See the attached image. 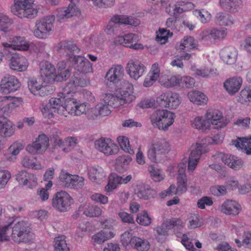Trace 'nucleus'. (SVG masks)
<instances>
[{
  "instance_id": "e433bc0d",
  "label": "nucleus",
  "mask_w": 251,
  "mask_h": 251,
  "mask_svg": "<svg viewBox=\"0 0 251 251\" xmlns=\"http://www.w3.org/2000/svg\"><path fill=\"white\" fill-rule=\"evenodd\" d=\"M139 38L137 35L133 33H128L123 36H118L113 40L115 45H122L130 48L132 44L138 42Z\"/></svg>"
},
{
  "instance_id": "5fc2aeb1",
  "label": "nucleus",
  "mask_w": 251,
  "mask_h": 251,
  "mask_svg": "<svg viewBox=\"0 0 251 251\" xmlns=\"http://www.w3.org/2000/svg\"><path fill=\"white\" fill-rule=\"evenodd\" d=\"M13 50L21 51H26L29 49V45L24 37L16 36L12 39Z\"/></svg>"
},
{
  "instance_id": "4c0bfd02",
  "label": "nucleus",
  "mask_w": 251,
  "mask_h": 251,
  "mask_svg": "<svg viewBox=\"0 0 251 251\" xmlns=\"http://www.w3.org/2000/svg\"><path fill=\"white\" fill-rule=\"evenodd\" d=\"M242 4V0H219V5L221 9L230 13L237 12Z\"/></svg>"
},
{
  "instance_id": "338daca9",
  "label": "nucleus",
  "mask_w": 251,
  "mask_h": 251,
  "mask_svg": "<svg viewBox=\"0 0 251 251\" xmlns=\"http://www.w3.org/2000/svg\"><path fill=\"white\" fill-rule=\"evenodd\" d=\"M105 94L103 96V101L97 104L99 112H100V116H105L109 115L111 110L109 108V106L113 107V105L105 100Z\"/></svg>"
},
{
  "instance_id": "4be33fe9",
  "label": "nucleus",
  "mask_w": 251,
  "mask_h": 251,
  "mask_svg": "<svg viewBox=\"0 0 251 251\" xmlns=\"http://www.w3.org/2000/svg\"><path fill=\"white\" fill-rule=\"evenodd\" d=\"M219 210L225 215L236 216L241 211L242 207L236 201L227 199L219 206Z\"/></svg>"
},
{
  "instance_id": "7ed1b4c3",
  "label": "nucleus",
  "mask_w": 251,
  "mask_h": 251,
  "mask_svg": "<svg viewBox=\"0 0 251 251\" xmlns=\"http://www.w3.org/2000/svg\"><path fill=\"white\" fill-rule=\"evenodd\" d=\"M176 118L175 113L166 109H158L150 116L152 126L160 130L167 131L173 125Z\"/></svg>"
},
{
  "instance_id": "a18cd8bd",
  "label": "nucleus",
  "mask_w": 251,
  "mask_h": 251,
  "mask_svg": "<svg viewBox=\"0 0 251 251\" xmlns=\"http://www.w3.org/2000/svg\"><path fill=\"white\" fill-rule=\"evenodd\" d=\"M192 127L202 132L210 130L207 118L202 116H196L191 121Z\"/></svg>"
},
{
  "instance_id": "c03bdc74",
  "label": "nucleus",
  "mask_w": 251,
  "mask_h": 251,
  "mask_svg": "<svg viewBox=\"0 0 251 251\" xmlns=\"http://www.w3.org/2000/svg\"><path fill=\"white\" fill-rule=\"evenodd\" d=\"M15 127L14 123L9 120L4 122L0 121V133L4 138H8L14 135Z\"/></svg>"
},
{
  "instance_id": "4468645a",
  "label": "nucleus",
  "mask_w": 251,
  "mask_h": 251,
  "mask_svg": "<svg viewBox=\"0 0 251 251\" xmlns=\"http://www.w3.org/2000/svg\"><path fill=\"white\" fill-rule=\"evenodd\" d=\"M49 147V138L45 134L38 136L35 140L26 147V151L32 154L44 153Z\"/></svg>"
},
{
  "instance_id": "e2e57ef3",
  "label": "nucleus",
  "mask_w": 251,
  "mask_h": 251,
  "mask_svg": "<svg viewBox=\"0 0 251 251\" xmlns=\"http://www.w3.org/2000/svg\"><path fill=\"white\" fill-rule=\"evenodd\" d=\"M135 236H133L132 234V230H128L121 235V242L125 247H132V242Z\"/></svg>"
},
{
  "instance_id": "774afa93",
  "label": "nucleus",
  "mask_w": 251,
  "mask_h": 251,
  "mask_svg": "<svg viewBox=\"0 0 251 251\" xmlns=\"http://www.w3.org/2000/svg\"><path fill=\"white\" fill-rule=\"evenodd\" d=\"M85 185L84 178L78 175H73L70 188L79 190L81 189Z\"/></svg>"
},
{
  "instance_id": "9d476101",
  "label": "nucleus",
  "mask_w": 251,
  "mask_h": 251,
  "mask_svg": "<svg viewBox=\"0 0 251 251\" xmlns=\"http://www.w3.org/2000/svg\"><path fill=\"white\" fill-rule=\"evenodd\" d=\"M204 117L207 118L210 129L212 126L216 129H221L225 127L229 123V120L223 116L222 112L217 109L207 110Z\"/></svg>"
},
{
  "instance_id": "bf43d9fd",
  "label": "nucleus",
  "mask_w": 251,
  "mask_h": 251,
  "mask_svg": "<svg viewBox=\"0 0 251 251\" xmlns=\"http://www.w3.org/2000/svg\"><path fill=\"white\" fill-rule=\"evenodd\" d=\"M203 225V219L198 214H192L188 218V227L190 229L196 228Z\"/></svg>"
},
{
  "instance_id": "6e6552de",
  "label": "nucleus",
  "mask_w": 251,
  "mask_h": 251,
  "mask_svg": "<svg viewBox=\"0 0 251 251\" xmlns=\"http://www.w3.org/2000/svg\"><path fill=\"white\" fill-rule=\"evenodd\" d=\"M140 24V21L133 16L126 15L115 14L109 20L104 28V31L107 35H113L114 33L116 25H130L136 26Z\"/></svg>"
},
{
  "instance_id": "f03ea898",
  "label": "nucleus",
  "mask_w": 251,
  "mask_h": 251,
  "mask_svg": "<svg viewBox=\"0 0 251 251\" xmlns=\"http://www.w3.org/2000/svg\"><path fill=\"white\" fill-rule=\"evenodd\" d=\"M60 46L62 49L73 53L72 55H68V63L71 67L83 74L93 72L92 64L87 58L81 55L74 54L79 51V49L75 44L70 41H63L60 42Z\"/></svg>"
},
{
  "instance_id": "9b49d317",
  "label": "nucleus",
  "mask_w": 251,
  "mask_h": 251,
  "mask_svg": "<svg viewBox=\"0 0 251 251\" xmlns=\"http://www.w3.org/2000/svg\"><path fill=\"white\" fill-rule=\"evenodd\" d=\"M95 148L107 156L116 155L119 151L118 145L109 138L101 137L96 140Z\"/></svg>"
},
{
  "instance_id": "423d86ee",
  "label": "nucleus",
  "mask_w": 251,
  "mask_h": 251,
  "mask_svg": "<svg viewBox=\"0 0 251 251\" xmlns=\"http://www.w3.org/2000/svg\"><path fill=\"white\" fill-rule=\"evenodd\" d=\"M35 0H14L12 12L20 18H33L37 11L34 8Z\"/></svg>"
},
{
  "instance_id": "393cba45",
  "label": "nucleus",
  "mask_w": 251,
  "mask_h": 251,
  "mask_svg": "<svg viewBox=\"0 0 251 251\" xmlns=\"http://www.w3.org/2000/svg\"><path fill=\"white\" fill-rule=\"evenodd\" d=\"M29 63L26 58L19 54H14L9 60V66L13 70L24 72L27 70Z\"/></svg>"
},
{
  "instance_id": "603ef678",
  "label": "nucleus",
  "mask_w": 251,
  "mask_h": 251,
  "mask_svg": "<svg viewBox=\"0 0 251 251\" xmlns=\"http://www.w3.org/2000/svg\"><path fill=\"white\" fill-rule=\"evenodd\" d=\"M150 244L147 239L135 236L131 248L139 251H147L150 249Z\"/></svg>"
},
{
  "instance_id": "dca6fc26",
  "label": "nucleus",
  "mask_w": 251,
  "mask_h": 251,
  "mask_svg": "<svg viewBox=\"0 0 251 251\" xmlns=\"http://www.w3.org/2000/svg\"><path fill=\"white\" fill-rule=\"evenodd\" d=\"M126 70L131 79L137 80L145 74L147 68L139 60L133 59L128 61Z\"/></svg>"
},
{
  "instance_id": "bb28decb",
  "label": "nucleus",
  "mask_w": 251,
  "mask_h": 251,
  "mask_svg": "<svg viewBox=\"0 0 251 251\" xmlns=\"http://www.w3.org/2000/svg\"><path fill=\"white\" fill-rule=\"evenodd\" d=\"M161 75L159 64L157 62L154 63L144 79L143 86L145 87L151 86L157 80H159Z\"/></svg>"
},
{
  "instance_id": "052dcab7",
  "label": "nucleus",
  "mask_w": 251,
  "mask_h": 251,
  "mask_svg": "<svg viewBox=\"0 0 251 251\" xmlns=\"http://www.w3.org/2000/svg\"><path fill=\"white\" fill-rule=\"evenodd\" d=\"M73 175L66 171L62 170L59 176V181L63 187L70 188Z\"/></svg>"
},
{
  "instance_id": "5701e85b",
  "label": "nucleus",
  "mask_w": 251,
  "mask_h": 251,
  "mask_svg": "<svg viewBox=\"0 0 251 251\" xmlns=\"http://www.w3.org/2000/svg\"><path fill=\"white\" fill-rule=\"evenodd\" d=\"M124 75V68L121 65L112 66L107 72L105 79L107 82L116 85L122 82Z\"/></svg>"
},
{
  "instance_id": "473e14b6",
  "label": "nucleus",
  "mask_w": 251,
  "mask_h": 251,
  "mask_svg": "<svg viewBox=\"0 0 251 251\" xmlns=\"http://www.w3.org/2000/svg\"><path fill=\"white\" fill-rule=\"evenodd\" d=\"M134 193L138 198L144 200L154 198L157 195L155 190L144 185H137L134 189Z\"/></svg>"
},
{
  "instance_id": "6ab92c4d",
  "label": "nucleus",
  "mask_w": 251,
  "mask_h": 251,
  "mask_svg": "<svg viewBox=\"0 0 251 251\" xmlns=\"http://www.w3.org/2000/svg\"><path fill=\"white\" fill-rule=\"evenodd\" d=\"M40 68L41 79L44 83L49 84L55 81L56 71L53 65L48 61H43L40 64Z\"/></svg>"
},
{
  "instance_id": "79ce46f5",
  "label": "nucleus",
  "mask_w": 251,
  "mask_h": 251,
  "mask_svg": "<svg viewBox=\"0 0 251 251\" xmlns=\"http://www.w3.org/2000/svg\"><path fill=\"white\" fill-rule=\"evenodd\" d=\"M88 175L91 181L97 183H99L106 176L103 169L99 166L89 167Z\"/></svg>"
},
{
  "instance_id": "a19ab883",
  "label": "nucleus",
  "mask_w": 251,
  "mask_h": 251,
  "mask_svg": "<svg viewBox=\"0 0 251 251\" xmlns=\"http://www.w3.org/2000/svg\"><path fill=\"white\" fill-rule=\"evenodd\" d=\"M115 234V232L114 230H101L93 235L92 240L95 244L100 245L113 238Z\"/></svg>"
},
{
  "instance_id": "f704fd0d",
  "label": "nucleus",
  "mask_w": 251,
  "mask_h": 251,
  "mask_svg": "<svg viewBox=\"0 0 251 251\" xmlns=\"http://www.w3.org/2000/svg\"><path fill=\"white\" fill-rule=\"evenodd\" d=\"M187 176L186 174H182L177 176V186L174 184L169 187V191L174 195H182L187 190Z\"/></svg>"
},
{
  "instance_id": "6e6d98bb",
  "label": "nucleus",
  "mask_w": 251,
  "mask_h": 251,
  "mask_svg": "<svg viewBox=\"0 0 251 251\" xmlns=\"http://www.w3.org/2000/svg\"><path fill=\"white\" fill-rule=\"evenodd\" d=\"M148 170L151 179L154 181L160 182L164 179L166 176L161 169L156 168L153 165H151L149 167Z\"/></svg>"
},
{
  "instance_id": "680f3d73",
  "label": "nucleus",
  "mask_w": 251,
  "mask_h": 251,
  "mask_svg": "<svg viewBox=\"0 0 251 251\" xmlns=\"http://www.w3.org/2000/svg\"><path fill=\"white\" fill-rule=\"evenodd\" d=\"M173 35V33L165 28H160L156 32V40L161 44H165L168 38Z\"/></svg>"
},
{
  "instance_id": "4d7b16f0",
  "label": "nucleus",
  "mask_w": 251,
  "mask_h": 251,
  "mask_svg": "<svg viewBox=\"0 0 251 251\" xmlns=\"http://www.w3.org/2000/svg\"><path fill=\"white\" fill-rule=\"evenodd\" d=\"M193 14L203 24L209 22L212 19L211 14L205 9H196L193 11Z\"/></svg>"
},
{
  "instance_id": "f8f14e48",
  "label": "nucleus",
  "mask_w": 251,
  "mask_h": 251,
  "mask_svg": "<svg viewBox=\"0 0 251 251\" xmlns=\"http://www.w3.org/2000/svg\"><path fill=\"white\" fill-rule=\"evenodd\" d=\"M23 100L22 98L10 96H0V114L8 116L17 108L22 105Z\"/></svg>"
},
{
  "instance_id": "aec40b11",
  "label": "nucleus",
  "mask_w": 251,
  "mask_h": 251,
  "mask_svg": "<svg viewBox=\"0 0 251 251\" xmlns=\"http://www.w3.org/2000/svg\"><path fill=\"white\" fill-rule=\"evenodd\" d=\"M74 92L71 90V99L68 101V114L73 116H80L82 114L86 115L89 108V103L86 102H80L74 97Z\"/></svg>"
},
{
  "instance_id": "37998d69",
  "label": "nucleus",
  "mask_w": 251,
  "mask_h": 251,
  "mask_svg": "<svg viewBox=\"0 0 251 251\" xmlns=\"http://www.w3.org/2000/svg\"><path fill=\"white\" fill-rule=\"evenodd\" d=\"M195 5L189 1L180 0L177 1L173 6L174 14L175 15L191 11L194 9Z\"/></svg>"
},
{
  "instance_id": "39448f33",
  "label": "nucleus",
  "mask_w": 251,
  "mask_h": 251,
  "mask_svg": "<svg viewBox=\"0 0 251 251\" xmlns=\"http://www.w3.org/2000/svg\"><path fill=\"white\" fill-rule=\"evenodd\" d=\"M55 18L54 15L46 16L35 23L33 35L37 38L45 39L53 32Z\"/></svg>"
},
{
  "instance_id": "de8ad7c7",
  "label": "nucleus",
  "mask_w": 251,
  "mask_h": 251,
  "mask_svg": "<svg viewBox=\"0 0 251 251\" xmlns=\"http://www.w3.org/2000/svg\"><path fill=\"white\" fill-rule=\"evenodd\" d=\"M215 22L220 26H231L234 24V20L230 15L220 12L215 16Z\"/></svg>"
},
{
  "instance_id": "c9c22d12",
  "label": "nucleus",
  "mask_w": 251,
  "mask_h": 251,
  "mask_svg": "<svg viewBox=\"0 0 251 251\" xmlns=\"http://www.w3.org/2000/svg\"><path fill=\"white\" fill-rule=\"evenodd\" d=\"M79 210L82 211L86 216L91 218L99 217L102 213L100 207L91 203L81 204L79 207Z\"/></svg>"
},
{
  "instance_id": "b1692460",
  "label": "nucleus",
  "mask_w": 251,
  "mask_h": 251,
  "mask_svg": "<svg viewBox=\"0 0 251 251\" xmlns=\"http://www.w3.org/2000/svg\"><path fill=\"white\" fill-rule=\"evenodd\" d=\"M41 79L30 77L27 81V86L30 92L34 95L41 96L48 95L46 92L47 87L45 83L43 84Z\"/></svg>"
},
{
  "instance_id": "412c9836",
  "label": "nucleus",
  "mask_w": 251,
  "mask_h": 251,
  "mask_svg": "<svg viewBox=\"0 0 251 251\" xmlns=\"http://www.w3.org/2000/svg\"><path fill=\"white\" fill-rule=\"evenodd\" d=\"M21 83L14 75L5 76L0 81V91L3 94H8L18 90Z\"/></svg>"
},
{
  "instance_id": "20e7f679",
  "label": "nucleus",
  "mask_w": 251,
  "mask_h": 251,
  "mask_svg": "<svg viewBox=\"0 0 251 251\" xmlns=\"http://www.w3.org/2000/svg\"><path fill=\"white\" fill-rule=\"evenodd\" d=\"M71 90H69L67 87H65L62 91L58 93L57 97L52 98L50 100L48 103L54 112L65 117L67 116L69 103L68 101L71 99Z\"/></svg>"
},
{
  "instance_id": "72a5a7b5",
  "label": "nucleus",
  "mask_w": 251,
  "mask_h": 251,
  "mask_svg": "<svg viewBox=\"0 0 251 251\" xmlns=\"http://www.w3.org/2000/svg\"><path fill=\"white\" fill-rule=\"evenodd\" d=\"M80 14V11L76 6L75 2H71L67 8L61 9L58 11L57 17L60 21H64L73 16Z\"/></svg>"
},
{
  "instance_id": "ea45409f",
  "label": "nucleus",
  "mask_w": 251,
  "mask_h": 251,
  "mask_svg": "<svg viewBox=\"0 0 251 251\" xmlns=\"http://www.w3.org/2000/svg\"><path fill=\"white\" fill-rule=\"evenodd\" d=\"M224 137L225 133L224 132H219L213 137H205L201 139V141L197 142V143L199 145H201V146L205 148L208 150V152L209 150L208 148V145L220 144L223 142Z\"/></svg>"
},
{
  "instance_id": "f257e3e1",
  "label": "nucleus",
  "mask_w": 251,
  "mask_h": 251,
  "mask_svg": "<svg viewBox=\"0 0 251 251\" xmlns=\"http://www.w3.org/2000/svg\"><path fill=\"white\" fill-rule=\"evenodd\" d=\"M136 98L133 85L128 81L124 80L121 83V86L114 94L105 93V100L110 102L113 107L117 108L132 102Z\"/></svg>"
},
{
  "instance_id": "49530a36",
  "label": "nucleus",
  "mask_w": 251,
  "mask_h": 251,
  "mask_svg": "<svg viewBox=\"0 0 251 251\" xmlns=\"http://www.w3.org/2000/svg\"><path fill=\"white\" fill-rule=\"evenodd\" d=\"M198 42L191 36H185L180 42L178 49L188 51L198 49Z\"/></svg>"
},
{
  "instance_id": "cd10ccee",
  "label": "nucleus",
  "mask_w": 251,
  "mask_h": 251,
  "mask_svg": "<svg viewBox=\"0 0 251 251\" xmlns=\"http://www.w3.org/2000/svg\"><path fill=\"white\" fill-rule=\"evenodd\" d=\"M25 146L24 142L22 140H17L13 142L7 149L6 160L10 162H15L17 159V156L24 150Z\"/></svg>"
},
{
  "instance_id": "58836bf2",
  "label": "nucleus",
  "mask_w": 251,
  "mask_h": 251,
  "mask_svg": "<svg viewBox=\"0 0 251 251\" xmlns=\"http://www.w3.org/2000/svg\"><path fill=\"white\" fill-rule=\"evenodd\" d=\"M232 145L238 149H240L247 154H251V136L248 137L238 138L235 140H232Z\"/></svg>"
},
{
  "instance_id": "09e8293b",
  "label": "nucleus",
  "mask_w": 251,
  "mask_h": 251,
  "mask_svg": "<svg viewBox=\"0 0 251 251\" xmlns=\"http://www.w3.org/2000/svg\"><path fill=\"white\" fill-rule=\"evenodd\" d=\"M132 160L129 155H122L118 156L115 161V167L117 171L123 173L128 168V166Z\"/></svg>"
},
{
  "instance_id": "69168bd1",
  "label": "nucleus",
  "mask_w": 251,
  "mask_h": 251,
  "mask_svg": "<svg viewBox=\"0 0 251 251\" xmlns=\"http://www.w3.org/2000/svg\"><path fill=\"white\" fill-rule=\"evenodd\" d=\"M54 246L55 251H69L64 236H60L56 237L54 239Z\"/></svg>"
},
{
  "instance_id": "13d9d810",
  "label": "nucleus",
  "mask_w": 251,
  "mask_h": 251,
  "mask_svg": "<svg viewBox=\"0 0 251 251\" xmlns=\"http://www.w3.org/2000/svg\"><path fill=\"white\" fill-rule=\"evenodd\" d=\"M117 141L121 148L125 152L130 154H133L134 151L131 148L128 138L124 136H120L117 138Z\"/></svg>"
},
{
  "instance_id": "8fccbe9b",
  "label": "nucleus",
  "mask_w": 251,
  "mask_h": 251,
  "mask_svg": "<svg viewBox=\"0 0 251 251\" xmlns=\"http://www.w3.org/2000/svg\"><path fill=\"white\" fill-rule=\"evenodd\" d=\"M36 158L30 155H25L21 161V164L24 167L35 170H39L43 166L39 162H36Z\"/></svg>"
},
{
  "instance_id": "1a4fd4ad",
  "label": "nucleus",
  "mask_w": 251,
  "mask_h": 251,
  "mask_svg": "<svg viewBox=\"0 0 251 251\" xmlns=\"http://www.w3.org/2000/svg\"><path fill=\"white\" fill-rule=\"evenodd\" d=\"M8 223H11L10 229H12V239L17 243L26 242L30 229L28 223L24 221H12Z\"/></svg>"
},
{
  "instance_id": "c756f323",
  "label": "nucleus",
  "mask_w": 251,
  "mask_h": 251,
  "mask_svg": "<svg viewBox=\"0 0 251 251\" xmlns=\"http://www.w3.org/2000/svg\"><path fill=\"white\" fill-rule=\"evenodd\" d=\"M243 79L240 76H233L227 79L224 83V86L228 94L234 95L240 89Z\"/></svg>"
},
{
  "instance_id": "2eb2a0df",
  "label": "nucleus",
  "mask_w": 251,
  "mask_h": 251,
  "mask_svg": "<svg viewBox=\"0 0 251 251\" xmlns=\"http://www.w3.org/2000/svg\"><path fill=\"white\" fill-rule=\"evenodd\" d=\"M73 202L70 195L64 191L57 192L52 200V206L60 212L67 211Z\"/></svg>"
},
{
  "instance_id": "f3484780",
  "label": "nucleus",
  "mask_w": 251,
  "mask_h": 251,
  "mask_svg": "<svg viewBox=\"0 0 251 251\" xmlns=\"http://www.w3.org/2000/svg\"><path fill=\"white\" fill-rule=\"evenodd\" d=\"M208 152V150L204 147L199 145L197 143L193 144L191 151L189 156L188 171L192 173L197 167L202 154Z\"/></svg>"
},
{
  "instance_id": "2f4dec72",
  "label": "nucleus",
  "mask_w": 251,
  "mask_h": 251,
  "mask_svg": "<svg viewBox=\"0 0 251 251\" xmlns=\"http://www.w3.org/2000/svg\"><path fill=\"white\" fill-rule=\"evenodd\" d=\"M187 97L191 102L198 106L206 105L208 101L207 96L203 92L198 90L189 92Z\"/></svg>"
},
{
  "instance_id": "864d4df0",
  "label": "nucleus",
  "mask_w": 251,
  "mask_h": 251,
  "mask_svg": "<svg viewBox=\"0 0 251 251\" xmlns=\"http://www.w3.org/2000/svg\"><path fill=\"white\" fill-rule=\"evenodd\" d=\"M170 229L169 226L167 225V220L161 225L154 228L153 231L155 236L159 242H162L164 238L168 235V232Z\"/></svg>"
},
{
  "instance_id": "ddd939ff",
  "label": "nucleus",
  "mask_w": 251,
  "mask_h": 251,
  "mask_svg": "<svg viewBox=\"0 0 251 251\" xmlns=\"http://www.w3.org/2000/svg\"><path fill=\"white\" fill-rule=\"evenodd\" d=\"M156 101L160 106L175 109L180 104L181 99L178 94L168 92L158 97Z\"/></svg>"
},
{
  "instance_id": "0eeeda50",
  "label": "nucleus",
  "mask_w": 251,
  "mask_h": 251,
  "mask_svg": "<svg viewBox=\"0 0 251 251\" xmlns=\"http://www.w3.org/2000/svg\"><path fill=\"white\" fill-rule=\"evenodd\" d=\"M171 150L169 142L164 138H155L148 145L147 155L152 162H157V155L168 153Z\"/></svg>"
},
{
  "instance_id": "a878e982",
  "label": "nucleus",
  "mask_w": 251,
  "mask_h": 251,
  "mask_svg": "<svg viewBox=\"0 0 251 251\" xmlns=\"http://www.w3.org/2000/svg\"><path fill=\"white\" fill-rule=\"evenodd\" d=\"M227 33L226 28H214L210 30H206L203 31L202 39L210 42L222 40L226 36Z\"/></svg>"
},
{
  "instance_id": "3c124183",
  "label": "nucleus",
  "mask_w": 251,
  "mask_h": 251,
  "mask_svg": "<svg viewBox=\"0 0 251 251\" xmlns=\"http://www.w3.org/2000/svg\"><path fill=\"white\" fill-rule=\"evenodd\" d=\"M251 100V88L246 87L236 96V101L243 105H249Z\"/></svg>"
},
{
  "instance_id": "0e129e2a",
  "label": "nucleus",
  "mask_w": 251,
  "mask_h": 251,
  "mask_svg": "<svg viewBox=\"0 0 251 251\" xmlns=\"http://www.w3.org/2000/svg\"><path fill=\"white\" fill-rule=\"evenodd\" d=\"M136 222L143 226H148L151 223V218L146 210H144L137 215Z\"/></svg>"
},
{
  "instance_id": "7c9ffc66",
  "label": "nucleus",
  "mask_w": 251,
  "mask_h": 251,
  "mask_svg": "<svg viewBox=\"0 0 251 251\" xmlns=\"http://www.w3.org/2000/svg\"><path fill=\"white\" fill-rule=\"evenodd\" d=\"M180 75H172L170 73H162L159 79V84L167 88H172L178 85Z\"/></svg>"
},
{
  "instance_id": "a211bd4d",
  "label": "nucleus",
  "mask_w": 251,
  "mask_h": 251,
  "mask_svg": "<svg viewBox=\"0 0 251 251\" xmlns=\"http://www.w3.org/2000/svg\"><path fill=\"white\" fill-rule=\"evenodd\" d=\"M213 160L218 162L222 160L226 165L235 170L242 168L244 162L238 157L230 154H223L222 152H217L212 157Z\"/></svg>"
},
{
  "instance_id": "c85d7f7f",
  "label": "nucleus",
  "mask_w": 251,
  "mask_h": 251,
  "mask_svg": "<svg viewBox=\"0 0 251 251\" xmlns=\"http://www.w3.org/2000/svg\"><path fill=\"white\" fill-rule=\"evenodd\" d=\"M238 51L233 46L223 48L220 51V56L223 61L228 65L234 64L237 61Z\"/></svg>"
}]
</instances>
